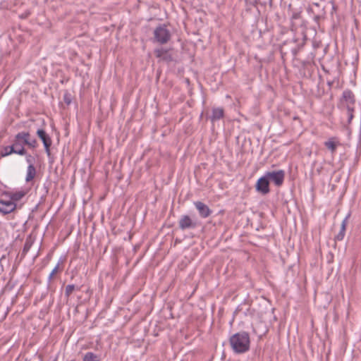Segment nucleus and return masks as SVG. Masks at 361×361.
Segmentation results:
<instances>
[{
  "instance_id": "f257e3e1",
  "label": "nucleus",
  "mask_w": 361,
  "mask_h": 361,
  "mask_svg": "<svg viewBox=\"0 0 361 361\" xmlns=\"http://www.w3.org/2000/svg\"><path fill=\"white\" fill-rule=\"evenodd\" d=\"M229 341L231 348L235 353H244L250 349V336L249 334L245 331L233 334L231 336Z\"/></svg>"
},
{
  "instance_id": "f03ea898",
  "label": "nucleus",
  "mask_w": 361,
  "mask_h": 361,
  "mask_svg": "<svg viewBox=\"0 0 361 361\" xmlns=\"http://www.w3.org/2000/svg\"><path fill=\"white\" fill-rule=\"evenodd\" d=\"M171 38V32L165 24L159 25L154 30V41L159 44L168 43Z\"/></svg>"
},
{
  "instance_id": "7ed1b4c3",
  "label": "nucleus",
  "mask_w": 361,
  "mask_h": 361,
  "mask_svg": "<svg viewBox=\"0 0 361 361\" xmlns=\"http://www.w3.org/2000/svg\"><path fill=\"white\" fill-rule=\"evenodd\" d=\"M265 176L269 181H272L276 186H281L284 180L285 172L283 170L269 171Z\"/></svg>"
},
{
  "instance_id": "20e7f679",
  "label": "nucleus",
  "mask_w": 361,
  "mask_h": 361,
  "mask_svg": "<svg viewBox=\"0 0 361 361\" xmlns=\"http://www.w3.org/2000/svg\"><path fill=\"white\" fill-rule=\"evenodd\" d=\"M178 226L181 230L193 229L197 226V222L188 215H182L178 220Z\"/></svg>"
},
{
  "instance_id": "39448f33",
  "label": "nucleus",
  "mask_w": 361,
  "mask_h": 361,
  "mask_svg": "<svg viewBox=\"0 0 361 361\" xmlns=\"http://www.w3.org/2000/svg\"><path fill=\"white\" fill-rule=\"evenodd\" d=\"M37 135L42 140L47 154L48 156H50V154H51L50 147H51V145L52 144V141H51V137L42 129L37 130Z\"/></svg>"
},
{
  "instance_id": "423d86ee",
  "label": "nucleus",
  "mask_w": 361,
  "mask_h": 361,
  "mask_svg": "<svg viewBox=\"0 0 361 361\" xmlns=\"http://www.w3.org/2000/svg\"><path fill=\"white\" fill-rule=\"evenodd\" d=\"M16 137L18 140H22L25 145H27L30 148L35 149L37 147V140L35 139H31L30 135L27 132L18 133Z\"/></svg>"
},
{
  "instance_id": "0eeeda50",
  "label": "nucleus",
  "mask_w": 361,
  "mask_h": 361,
  "mask_svg": "<svg viewBox=\"0 0 361 361\" xmlns=\"http://www.w3.org/2000/svg\"><path fill=\"white\" fill-rule=\"evenodd\" d=\"M269 181L265 175L259 178L256 183L257 190L263 195H266L269 192Z\"/></svg>"
},
{
  "instance_id": "6e6552de",
  "label": "nucleus",
  "mask_w": 361,
  "mask_h": 361,
  "mask_svg": "<svg viewBox=\"0 0 361 361\" xmlns=\"http://www.w3.org/2000/svg\"><path fill=\"white\" fill-rule=\"evenodd\" d=\"M194 205L198 211L199 215L203 219L209 217L212 214V210L204 203L197 201L194 202Z\"/></svg>"
},
{
  "instance_id": "1a4fd4ad",
  "label": "nucleus",
  "mask_w": 361,
  "mask_h": 361,
  "mask_svg": "<svg viewBox=\"0 0 361 361\" xmlns=\"http://www.w3.org/2000/svg\"><path fill=\"white\" fill-rule=\"evenodd\" d=\"M16 207V204L11 199L5 200H0V212L4 214H9L12 212Z\"/></svg>"
},
{
  "instance_id": "9d476101",
  "label": "nucleus",
  "mask_w": 361,
  "mask_h": 361,
  "mask_svg": "<svg viewBox=\"0 0 361 361\" xmlns=\"http://www.w3.org/2000/svg\"><path fill=\"white\" fill-rule=\"evenodd\" d=\"M11 154H17L23 156V155L26 154V151H25V149H21V150L18 149V151H16V150H14V148L12 147V146L11 145V146H6V147H3V149L1 152V156L2 157L9 156Z\"/></svg>"
},
{
  "instance_id": "9b49d317",
  "label": "nucleus",
  "mask_w": 361,
  "mask_h": 361,
  "mask_svg": "<svg viewBox=\"0 0 361 361\" xmlns=\"http://www.w3.org/2000/svg\"><path fill=\"white\" fill-rule=\"evenodd\" d=\"M324 146L331 151L332 154L336 152L337 147L341 145L338 139L336 137H330L328 140L324 142Z\"/></svg>"
},
{
  "instance_id": "f8f14e48",
  "label": "nucleus",
  "mask_w": 361,
  "mask_h": 361,
  "mask_svg": "<svg viewBox=\"0 0 361 361\" xmlns=\"http://www.w3.org/2000/svg\"><path fill=\"white\" fill-rule=\"evenodd\" d=\"M350 216V214L348 213L345 218L343 220L339 233L335 236V240L341 241L345 237L346 226L348 222V219Z\"/></svg>"
},
{
  "instance_id": "ddd939ff",
  "label": "nucleus",
  "mask_w": 361,
  "mask_h": 361,
  "mask_svg": "<svg viewBox=\"0 0 361 361\" xmlns=\"http://www.w3.org/2000/svg\"><path fill=\"white\" fill-rule=\"evenodd\" d=\"M224 116V111L222 108H214L212 109V114L210 116V120L212 122H214L216 121H219Z\"/></svg>"
},
{
  "instance_id": "4468645a",
  "label": "nucleus",
  "mask_w": 361,
  "mask_h": 361,
  "mask_svg": "<svg viewBox=\"0 0 361 361\" xmlns=\"http://www.w3.org/2000/svg\"><path fill=\"white\" fill-rule=\"evenodd\" d=\"M36 175V169L34 165L27 166V173L25 176V181L30 182L34 179Z\"/></svg>"
},
{
  "instance_id": "2eb2a0df",
  "label": "nucleus",
  "mask_w": 361,
  "mask_h": 361,
  "mask_svg": "<svg viewBox=\"0 0 361 361\" xmlns=\"http://www.w3.org/2000/svg\"><path fill=\"white\" fill-rule=\"evenodd\" d=\"M82 361H100V356L92 352H87L83 355Z\"/></svg>"
},
{
  "instance_id": "dca6fc26",
  "label": "nucleus",
  "mask_w": 361,
  "mask_h": 361,
  "mask_svg": "<svg viewBox=\"0 0 361 361\" xmlns=\"http://www.w3.org/2000/svg\"><path fill=\"white\" fill-rule=\"evenodd\" d=\"M167 52L168 51L164 48H159L154 50L156 57L164 60L166 59V55L167 54Z\"/></svg>"
},
{
  "instance_id": "f3484780",
  "label": "nucleus",
  "mask_w": 361,
  "mask_h": 361,
  "mask_svg": "<svg viewBox=\"0 0 361 361\" xmlns=\"http://www.w3.org/2000/svg\"><path fill=\"white\" fill-rule=\"evenodd\" d=\"M343 97L345 101L350 103H354L355 102L354 94L350 90H345L343 92Z\"/></svg>"
},
{
  "instance_id": "a211bd4d",
  "label": "nucleus",
  "mask_w": 361,
  "mask_h": 361,
  "mask_svg": "<svg viewBox=\"0 0 361 361\" xmlns=\"http://www.w3.org/2000/svg\"><path fill=\"white\" fill-rule=\"evenodd\" d=\"M60 263H63L62 261H59L58 262V264L56 265V267L53 269V270L51 271V273L49 274V276H48V281L49 282H51L53 279H54V276L59 271H62V268L60 269Z\"/></svg>"
},
{
  "instance_id": "6ab92c4d",
  "label": "nucleus",
  "mask_w": 361,
  "mask_h": 361,
  "mask_svg": "<svg viewBox=\"0 0 361 361\" xmlns=\"http://www.w3.org/2000/svg\"><path fill=\"white\" fill-rule=\"evenodd\" d=\"M25 193L23 191L16 192L11 194V199L13 202H15L20 200L25 196Z\"/></svg>"
},
{
  "instance_id": "aec40b11",
  "label": "nucleus",
  "mask_w": 361,
  "mask_h": 361,
  "mask_svg": "<svg viewBox=\"0 0 361 361\" xmlns=\"http://www.w3.org/2000/svg\"><path fill=\"white\" fill-rule=\"evenodd\" d=\"M22 140H18L16 137H15V142L13 143V145H12V147L14 148V150L16 151H18V149L19 150H21V149H25L24 147L20 144V141H21Z\"/></svg>"
},
{
  "instance_id": "412c9836",
  "label": "nucleus",
  "mask_w": 361,
  "mask_h": 361,
  "mask_svg": "<svg viewBox=\"0 0 361 361\" xmlns=\"http://www.w3.org/2000/svg\"><path fill=\"white\" fill-rule=\"evenodd\" d=\"M75 290V286L73 284H70L66 286L65 290V294L67 297H69L73 291Z\"/></svg>"
},
{
  "instance_id": "4be33fe9",
  "label": "nucleus",
  "mask_w": 361,
  "mask_h": 361,
  "mask_svg": "<svg viewBox=\"0 0 361 361\" xmlns=\"http://www.w3.org/2000/svg\"><path fill=\"white\" fill-rule=\"evenodd\" d=\"M63 101L66 104H70L71 103V95L68 92H66L63 95Z\"/></svg>"
},
{
  "instance_id": "5701e85b",
  "label": "nucleus",
  "mask_w": 361,
  "mask_h": 361,
  "mask_svg": "<svg viewBox=\"0 0 361 361\" xmlns=\"http://www.w3.org/2000/svg\"><path fill=\"white\" fill-rule=\"evenodd\" d=\"M25 159H26L27 163L28 164V166L34 165L33 163H34L35 159L30 154H26Z\"/></svg>"
},
{
  "instance_id": "b1692460",
  "label": "nucleus",
  "mask_w": 361,
  "mask_h": 361,
  "mask_svg": "<svg viewBox=\"0 0 361 361\" xmlns=\"http://www.w3.org/2000/svg\"><path fill=\"white\" fill-rule=\"evenodd\" d=\"M348 114H349V121H350L353 116V109H351L350 106L348 107Z\"/></svg>"
},
{
  "instance_id": "393cba45",
  "label": "nucleus",
  "mask_w": 361,
  "mask_h": 361,
  "mask_svg": "<svg viewBox=\"0 0 361 361\" xmlns=\"http://www.w3.org/2000/svg\"><path fill=\"white\" fill-rule=\"evenodd\" d=\"M300 16V14L298 13H293L292 16H291V19H297Z\"/></svg>"
},
{
  "instance_id": "a878e982",
  "label": "nucleus",
  "mask_w": 361,
  "mask_h": 361,
  "mask_svg": "<svg viewBox=\"0 0 361 361\" xmlns=\"http://www.w3.org/2000/svg\"><path fill=\"white\" fill-rule=\"evenodd\" d=\"M30 245H29L27 243H25L24 248H23V251L27 252L30 249Z\"/></svg>"
},
{
  "instance_id": "bb28decb",
  "label": "nucleus",
  "mask_w": 361,
  "mask_h": 361,
  "mask_svg": "<svg viewBox=\"0 0 361 361\" xmlns=\"http://www.w3.org/2000/svg\"><path fill=\"white\" fill-rule=\"evenodd\" d=\"M315 18H316V20H318L319 19V16H316Z\"/></svg>"
}]
</instances>
